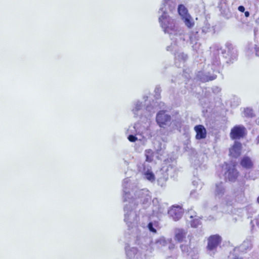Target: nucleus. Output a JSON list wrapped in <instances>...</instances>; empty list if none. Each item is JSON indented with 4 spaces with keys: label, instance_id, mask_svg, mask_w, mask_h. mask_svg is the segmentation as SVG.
<instances>
[{
    "label": "nucleus",
    "instance_id": "ddd939ff",
    "mask_svg": "<svg viewBox=\"0 0 259 259\" xmlns=\"http://www.w3.org/2000/svg\"><path fill=\"white\" fill-rule=\"evenodd\" d=\"M156 120L160 127H164L170 123L171 117L165 111L161 110L157 113Z\"/></svg>",
    "mask_w": 259,
    "mask_h": 259
},
{
    "label": "nucleus",
    "instance_id": "a18cd8bd",
    "mask_svg": "<svg viewBox=\"0 0 259 259\" xmlns=\"http://www.w3.org/2000/svg\"><path fill=\"white\" fill-rule=\"evenodd\" d=\"M174 247H175V245L174 244H170L169 246V248L170 249H172L173 248H174Z\"/></svg>",
    "mask_w": 259,
    "mask_h": 259
},
{
    "label": "nucleus",
    "instance_id": "4c0bfd02",
    "mask_svg": "<svg viewBox=\"0 0 259 259\" xmlns=\"http://www.w3.org/2000/svg\"><path fill=\"white\" fill-rule=\"evenodd\" d=\"M166 50L168 51H176V45L174 44V45L171 44V46H168L166 48Z\"/></svg>",
    "mask_w": 259,
    "mask_h": 259
},
{
    "label": "nucleus",
    "instance_id": "9b49d317",
    "mask_svg": "<svg viewBox=\"0 0 259 259\" xmlns=\"http://www.w3.org/2000/svg\"><path fill=\"white\" fill-rule=\"evenodd\" d=\"M226 46L227 50L224 51L220 49L221 53L223 54L224 57L228 59L227 61L228 63L233 62V61L236 60L237 58V51L231 44H227Z\"/></svg>",
    "mask_w": 259,
    "mask_h": 259
},
{
    "label": "nucleus",
    "instance_id": "8fccbe9b",
    "mask_svg": "<svg viewBox=\"0 0 259 259\" xmlns=\"http://www.w3.org/2000/svg\"><path fill=\"white\" fill-rule=\"evenodd\" d=\"M215 90H216L217 92H220V89L218 87H216L215 88Z\"/></svg>",
    "mask_w": 259,
    "mask_h": 259
},
{
    "label": "nucleus",
    "instance_id": "412c9836",
    "mask_svg": "<svg viewBox=\"0 0 259 259\" xmlns=\"http://www.w3.org/2000/svg\"><path fill=\"white\" fill-rule=\"evenodd\" d=\"M175 239L179 242H181L186 238L187 231L183 229L177 228L175 230Z\"/></svg>",
    "mask_w": 259,
    "mask_h": 259
},
{
    "label": "nucleus",
    "instance_id": "cd10ccee",
    "mask_svg": "<svg viewBox=\"0 0 259 259\" xmlns=\"http://www.w3.org/2000/svg\"><path fill=\"white\" fill-rule=\"evenodd\" d=\"M243 115L247 118H252L255 116V113L253 109L250 107H246L244 109Z\"/></svg>",
    "mask_w": 259,
    "mask_h": 259
},
{
    "label": "nucleus",
    "instance_id": "2f4dec72",
    "mask_svg": "<svg viewBox=\"0 0 259 259\" xmlns=\"http://www.w3.org/2000/svg\"><path fill=\"white\" fill-rule=\"evenodd\" d=\"M196 212L192 209L188 210V212L186 214V217L187 219H190V220L197 217Z\"/></svg>",
    "mask_w": 259,
    "mask_h": 259
},
{
    "label": "nucleus",
    "instance_id": "6e6552de",
    "mask_svg": "<svg viewBox=\"0 0 259 259\" xmlns=\"http://www.w3.org/2000/svg\"><path fill=\"white\" fill-rule=\"evenodd\" d=\"M138 170L141 172L144 179L152 183L155 180L154 174L151 170L149 164L146 162L139 163L137 165Z\"/></svg>",
    "mask_w": 259,
    "mask_h": 259
},
{
    "label": "nucleus",
    "instance_id": "09e8293b",
    "mask_svg": "<svg viewBox=\"0 0 259 259\" xmlns=\"http://www.w3.org/2000/svg\"><path fill=\"white\" fill-rule=\"evenodd\" d=\"M256 144H259V136L256 138Z\"/></svg>",
    "mask_w": 259,
    "mask_h": 259
},
{
    "label": "nucleus",
    "instance_id": "0eeeda50",
    "mask_svg": "<svg viewBox=\"0 0 259 259\" xmlns=\"http://www.w3.org/2000/svg\"><path fill=\"white\" fill-rule=\"evenodd\" d=\"M222 241L221 236L218 234L211 235L208 238L206 249L208 253L210 255L212 256L215 253Z\"/></svg>",
    "mask_w": 259,
    "mask_h": 259
},
{
    "label": "nucleus",
    "instance_id": "4468645a",
    "mask_svg": "<svg viewBox=\"0 0 259 259\" xmlns=\"http://www.w3.org/2000/svg\"><path fill=\"white\" fill-rule=\"evenodd\" d=\"M246 133V128L242 125L235 126L231 130L230 134V138L232 139H240L244 137Z\"/></svg>",
    "mask_w": 259,
    "mask_h": 259
},
{
    "label": "nucleus",
    "instance_id": "5701e85b",
    "mask_svg": "<svg viewBox=\"0 0 259 259\" xmlns=\"http://www.w3.org/2000/svg\"><path fill=\"white\" fill-rule=\"evenodd\" d=\"M252 244L250 240H245L238 247H235L234 253H236L238 251L245 252L251 249Z\"/></svg>",
    "mask_w": 259,
    "mask_h": 259
},
{
    "label": "nucleus",
    "instance_id": "473e14b6",
    "mask_svg": "<svg viewBox=\"0 0 259 259\" xmlns=\"http://www.w3.org/2000/svg\"><path fill=\"white\" fill-rule=\"evenodd\" d=\"M202 163L200 161L199 158H196L193 162V166L195 169H197L198 167H200Z\"/></svg>",
    "mask_w": 259,
    "mask_h": 259
},
{
    "label": "nucleus",
    "instance_id": "37998d69",
    "mask_svg": "<svg viewBox=\"0 0 259 259\" xmlns=\"http://www.w3.org/2000/svg\"><path fill=\"white\" fill-rule=\"evenodd\" d=\"M245 17H248L249 16L250 13L248 11L244 12Z\"/></svg>",
    "mask_w": 259,
    "mask_h": 259
},
{
    "label": "nucleus",
    "instance_id": "c756f323",
    "mask_svg": "<svg viewBox=\"0 0 259 259\" xmlns=\"http://www.w3.org/2000/svg\"><path fill=\"white\" fill-rule=\"evenodd\" d=\"M153 152L151 149H148L145 150V155L146 158V161L145 162L148 163L151 162L153 160Z\"/></svg>",
    "mask_w": 259,
    "mask_h": 259
},
{
    "label": "nucleus",
    "instance_id": "79ce46f5",
    "mask_svg": "<svg viewBox=\"0 0 259 259\" xmlns=\"http://www.w3.org/2000/svg\"><path fill=\"white\" fill-rule=\"evenodd\" d=\"M220 1L222 4H224L225 5H227L228 3V0H220Z\"/></svg>",
    "mask_w": 259,
    "mask_h": 259
},
{
    "label": "nucleus",
    "instance_id": "49530a36",
    "mask_svg": "<svg viewBox=\"0 0 259 259\" xmlns=\"http://www.w3.org/2000/svg\"><path fill=\"white\" fill-rule=\"evenodd\" d=\"M159 106H160V108H162V107H163V106H164V103H162V102H160V103H159Z\"/></svg>",
    "mask_w": 259,
    "mask_h": 259
},
{
    "label": "nucleus",
    "instance_id": "f704fd0d",
    "mask_svg": "<svg viewBox=\"0 0 259 259\" xmlns=\"http://www.w3.org/2000/svg\"><path fill=\"white\" fill-rule=\"evenodd\" d=\"M180 248L182 252L184 253H188L189 252V247L187 245L182 244L180 246Z\"/></svg>",
    "mask_w": 259,
    "mask_h": 259
},
{
    "label": "nucleus",
    "instance_id": "39448f33",
    "mask_svg": "<svg viewBox=\"0 0 259 259\" xmlns=\"http://www.w3.org/2000/svg\"><path fill=\"white\" fill-rule=\"evenodd\" d=\"M201 32H199V29H195L191 31L189 33V39L191 44L197 45V41L199 40L201 36V35H205L211 31V26L208 23L207 20H205L203 22V25L200 27ZM194 49L196 50L197 48V46L194 48V46H192Z\"/></svg>",
    "mask_w": 259,
    "mask_h": 259
},
{
    "label": "nucleus",
    "instance_id": "a878e982",
    "mask_svg": "<svg viewBox=\"0 0 259 259\" xmlns=\"http://www.w3.org/2000/svg\"><path fill=\"white\" fill-rule=\"evenodd\" d=\"M182 20L185 25L188 28H192L195 25L194 21L190 14L183 18Z\"/></svg>",
    "mask_w": 259,
    "mask_h": 259
},
{
    "label": "nucleus",
    "instance_id": "864d4df0",
    "mask_svg": "<svg viewBox=\"0 0 259 259\" xmlns=\"http://www.w3.org/2000/svg\"><path fill=\"white\" fill-rule=\"evenodd\" d=\"M257 202H258V203H259V197H258V198H257Z\"/></svg>",
    "mask_w": 259,
    "mask_h": 259
},
{
    "label": "nucleus",
    "instance_id": "f257e3e1",
    "mask_svg": "<svg viewBox=\"0 0 259 259\" xmlns=\"http://www.w3.org/2000/svg\"><path fill=\"white\" fill-rule=\"evenodd\" d=\"M123 200L124 202L123 207L124 221L128 228L132 229L133 236L136 237V243L141 244L147 250L151 240L149 237H146L142 234L141 230L138 228L142 209L138 213L137 209L139 204L144 207L149 205L151 201V195L147 189H140L136 185L131 183L129 178H125L122 183Z\"/></svg>",
    "mask_w": 259,
    "mask_h": 259
},
{
    "label": "nucleus",
    "instance_id": "e433bc0d",
    "mask_svg": "<svg viewBox=\"0 0 259 259\" xmlns=\"http://www.w3.org/2000/svg\"><path fill=\"white\" fill-rule=\"evenodd\" d=\"M174 122H176V125L178 127H180L182 122V120L180 116L177 117V119L173 121Z\"/></svg>",
    "mask_w": 259,
    "mask_h": 259
},
{
    "label": "nucleus",
    "instance_id": "de8ad7c7",
    "mask_svg": "<svg viewBox=\"0 0 259 259\" xmlns=\"http://www.w3.org/2000/svg\"><path fill=\"white\" fill-rule=\"evenodd\" d=\"M255 123H256V124L259 125V118H257L255 120Z\"/></svg>",
    "mask_w": 259,
    "mask_h": 259
},
{
    "label": "nucleus",
    "instance_id": "393cba45",
    "mask_svg": "<svg viewBox=\"0 0 259 259\" xmlns=\"http://www.w3.org/2000/svg\"><path fill=\"white\" fill-rule=\"evenodd\" d=\"M241 166L245 169H250L253 167V163L251 159L248 156H244L240 161Z\"/></svg>",
    "mask_w": 259,
    "mask_h": 259
},
{
    "label": "nucleus",
    "instance_id": "aec40b11",
    "mask_svg": "<svg viewBox=\"0 0 259 259\" xmlns=\"http://www.w3.org/2000/svg\"><path fill=\"white\" fill-rule=\"evenodd\" d=\"M175 64L178 67H181L188 58L187 55L180 52L175 53Z\"/></svg>",
    "mask_w": 259,
    "mask_h": 259
},
{
    "label": "nucleus",
    "instance_id": "dca6fc26",
    "mask_svg": "<svg viewBox=\"0 0 259 259\" xmlns=\"http://www.w3.org/2000/svg\"><path fill=\"white\" fill-rule=\"evenodd\" d=\"M138 124L135 123L134 126H130L127 130L126 134L127 135V139L131 142H135L138 140H141V138H138L137 136H139L138 134Z\"/></svg>",
    "mask_w": 259,
    "mask_h": 259
},
{
    "label": "nucleus",
    "instance_id": "9d476101",
    "mask_svg": "<svg viewBox=\"0 0 259 259\" xmlns=\"http://www.w3.org/2000/svg\"><path fill=\"white\" fill-rule=\"evenodd\" d=\"M224 177L226 180L229 181H235L238 176V172L235 168V165L232 163H225Z\"/></svg>",
    "mask_w": 259,
    "mask_h": 259
},
{
    "label": "nucleus",
    "instance_id": "c9c22d12",
    "mask_svg": "<svg viewBox=\"0 0 259 259\" xmlns=\"http://www.w3.org/2000/svg\"><path fill=\"white\" fill-rule=\"evenodd\" d=\"M147 228H148L149 230L154 233H156V230L154 227L153 224L152 222H150L147 226Z\"/></svg>",
    "mask_w": 259,
    "mask_h": 259
},
{
    "label": "nucleus",
    "instance_id": "2eb2a0df",
    "mask_svg": "<svg viewBox=\"0 0 259 259\" xmlns=\"http://www.w3.org/2000/svg\"><path fill=\"white\" fill-rule=\"evenodd\" d=\"M213 193L216 199H222L226 193V187L223 182H218L213 189Z\"/></svg>",
    "mask_w": 259,
    "mask_h": 259
},
{
    "label": "nucleus",
    "instance_id": "a19ab883",
    "mask_svg": "<svg viewBox=\"0 0 259 259\" xmlns=\"http://www.w3.org/2000/svg\"><path fill=\"white\" fill-rule=\"evenodd\" d=\"M229 259H242L239 258L238 256L234 255V254L229 256Z\"/></svg>",
    "mask_w": 259,
    "mask_h": 259
},
{
    "label": "nucleus",
    "instance_id": "7ed1b4c3",
    "mask_svg": "<svg viewBox=\"0 0 259 259\" xmlns=\"http://www.w3.org/2000/svg\"><path fill=\"white\" fill-rule=\"evenodd\" d=\"M148 97L144 96L142 101L138 100L134 101L132 104V112L135 118L146 121L150 120L156 110L157 102H153V104L148 102Z\"/></svg>",
    "mask_w": 259,
    "mask_h": 259
},
{
    "label": "nucleus",
    "instance_id": "3c124183",
    "mask_svg": "<svg viewBox=\"0 0 259 259\" xmlns=\"http://www.w3.org/2000/svg\"><path fill=\"white\" fill-rule=\"evenodd\" d=\"M193 259H198V256H197V254H195L194 255V258H193Z\"/></svg>",
    "mask_w": 259,
    "mask_h": 259
},
{
    "label": "nucleus",
    "instance_id": "72a5a7b5",
    "mask_svg": "<svg viewBox=\"0 0 259 259\" xmlns=\"http://www.w3.org/2000/svg\"><path fill=\"white\" fill-rule=\"evenodd\" d=\"M161 89L159 86H156L154 90V97L156 99L160 97Z\"/></svg>",
    "mask_w": 259,
    "mask_h": 259
},
{
    "label": "nucleus",
    "instance_id": "f03ea898",
    "mask_svg": "<svg viewBox=\"0 0 259 259\" xmlns=\"http://www.w3.org/2000/svg\"><path fill=\"white\" fill-rule=\"evenodd\" d=\"M176 8V4L171 0H164L159 10V13L161 14L159 21L164 32L169 34L171 39L184 41L185 38L183 30L176 27L174 20L168 15V11L172 12Z\"/></svg>",
    "mask_w": 259,
    "mask_h": 259
},
{
    "label": "nucleus",
    "instance_id": "1a4fd4ad",
    "mask_svg": "<svg viewBox=\"0 0 259 259\" xmlns=\"http://www.w3.org/2000/svg\"><path fill=\"white\" fill-rule=\"evenodd\" d=\"M167 205L165 203H160L157 198H154L152 200V215L157 217L166 213Z\"/></svg>",
    "mask_w": 259,
    "mask_h": 259
},
{
    "label": "nucleus",
    "instance_id": "6ab92c4d",
    "mask_svg": "<svg viewBox=\"0 0 259 259\" xmlns=\"http://www.w3.org/2000/svg\"><path fill=\"white\" fill-rule=\"evenodd\" d=\"M194 131L196 135L195 138L197 140L204 139L206 137V130L202 125H197L194 127Z\"/></svg>",
    "mask_w": 259,
    "mask_h": 259
},
{
    "label": "nucleus",
    "instance_id": "f8f14e48",
    "mask_svg": "<svg viewBox=\"0 0 259 259\" xmlns=\"http://www.w3.org/2000/svg\"><path fill=\"white\" fill-rule=\"evenodd\" d=\"M125 251L128 259H143L146 254L138 251L135 247H131L128 244L125 245Z\"/></svg>",
    "mask_w": 259,
    "mask_h": 259
},
{
    "label": "nucleus",
    "instance_id": "423d86ee",
    "mask_svg": "<svg viewBox=\"0 0 259 259\" xmlns=\"http://www.w3.org/2000/svg\"><path fill=\"white\" fill-rule=\"evenodd\" d=\"M175 171V167L170 164L163 165L157 172V184L161 187L165 185L166 182L169 176L172 177Z\"/></svg>",
    "mask_w": 259,
    "mask_h": 259
},
{
    "label": "nucleus",
    "instance_id": "20e7f679",
    "mask_svg": "<svg viewBox=\"0 0 259 259\" xmlns=\"http://www.w3.org/2000/svg\"><path fill=\"white\" fill-rule=\"evenodd\" d=\"M221 69L220 59L215 56L212 59L211 64H208L203 73L199 72L198 76L203 82L212 80L216 78L217 74L220 73Z\"/></svg>",
    "mask_w": 259,
    "mask_h": 259
},
{
    "label": "nucleus",
    "instance_id": "f3484780",
    "mask_svg": "<svg viewBox=\"0 0 259 259\" xmlns=\"http://www.w3.org/2000/svg\"><path fill=\"white\" fill-rule=\"evenodd\" d=\"M167 213L169 217L174 221H177L182 217L183 211L180 206H172L170 209L167 211Z\"/></svg>",
    "mask_w": 259,
    "mask_h": 259
},
{
    "label": "nucleus",
    "instance_id": "b1692460",
    "mask_svg": "<svg viewBox=\"0 0 259 259\" xmlns=\"http://www.w3.org/2000/svg\"><path fill=\"white\" fill-rule=\"evenodd\" d=\"M193 185L196 186L197 189L192 190L190 194V197L193 198H196L198 195L197 190H200L202 188L203 184L200 182L199 180H194L193 181Z\"/></svg>",
    "mask_w": 259,
    "mask_h": 259
},
{
    "label": "nucleus",
    "instance_id": "7c9ffc66",
    "mask_svg": "<svg viewBox=\"0 0 259 259\" xmlns=\"http://www.w3.org/2000/svg\"><path fill=\"white\" fill-rule=\"evenodd\" d=\"M189 221L191 223V227L193 228H197L201 224L200 220L198 217L193 218L191 220H190Z\"/></svg>",
    "mask_w": 259,
    "mask_h": 259
},
{
    "label": "nucleus",
    "instance_id": "58836bf2",
    "mask_svg": "<svg viewBox=\"0 0 259 259\" xmlns=\"http://www.w3.org/2000/svg\"><path fill=\"white\" fill-rule=\"evenodd\" d=\"M254 50L256 56L259 58V44L254 46Z\"/></svg>",
    "mask_w": 259,
    "mask_h": 259
},
{
    "label": "nucleus",
    "instance_id": "bb28decb",
    "mask_svg": "<svg viewBox=\"0 0 259 259\" xmlns=\"http://www.w3.org/2000/svg\"><path fill=\"white\" fill-rule=\"evenodd\" d=\"M178 12L179 15L181 16V19L187 15H190L188 13L187 9L183 5H179L178 8Z\"/></svg>",
    "mask_w": 259,
    "mask_h": 259
},
{
    "label": "nucleus",
    "instance_id": "c85d7f7f",
    "mask_svg": "<svg viewBox=\"0 0 259 259\" xmlns=\"http://www.w3.org/2000/svg\"><path fill=\"white\" fill-rule=\"evenodd\" d=\"M169 242V240L166 239L163 237H161L157 240H156L155 242V244L158 247H161L162 246H165Z\"/></svg>",
    "mask_w": 259,
    "mask_h": 259
},
{
    "label": "nucleus",
    "instance_id": "a211bd4d",
    "mask_svg": "<svg viewBox=\"0 0 259 259\" xmlns=\"http://www.w3.org/2000/svg\"><path fill=\"white\" fill-rule=\"evenodd\" d=\"M141 121L144 122V124L142 125L141 123V122H138L136 124H138V134H139V136L141 137V138H143L145 137V135H147V132L148 130V127L150 123V120L146 121H143V120H141Z\"/></svg>",
    "mask_w": 259,
    "mask_h": 259
},
{
    "label": "nucleus",
    "instance_id": "4be33fe9",
    "mask_svg": "<svg viewBox=\"0 0 259 259\" xmlns=\"http://www.w3.org/2000/svg\"><path fill=\"white\" fill-rule=\"evenodd\" d=\"M242 145L239 142H235L234 145L230 149V155L237 157L241 153Z\"/></svg>",
    "mask_w": 259,
    "mask_h": 259
},
{
    "label": "nucleus",
    "instance_id": "c03bdc74",
    "mask_svg": "<svg viewBox=\"0 0 259 259\" xmlns=\"http://www.w3.org/2000/svg\"><path fill=\"white\" fill-rule=\"evenodd\" d=\"M256 223L257 226L259 228V215H258V218L256 219Z\"/></svg>",
    "mask_w": 259,
    "mask_h": 259
},
{
    "label": "nucleus",
    "instance_id": "603ef678",
    "mask_svg": "<svg viewBox=\"0 0 259 259\" xmlns=\"http://www.w3.org/2000/svg\"><path fill=\"white\" fill-rule=\"evenodd\" d=\"M256 38L258 39L257 37H256ZM257 44H259V40L258 39H257Z\"/></svg>",
    "mask_w": 259,
    "mask_h": 259
},
{
    "label": "nucleus",
    "instance_id": "ea45409f",
    "mask_svg": "<svg viewBox=\"0 0 259 259\" xmlns=\"http://www.w3.org/2000/svg\"><path fill=\"white\" fill-rule=\"evenodd\" d=\"M238 10L241 12H244L245 11V8L243 6H240L238 7Z\"/></svg>",
    "mask_w": 259,
    "mask_h": 259
}]
</instances>
